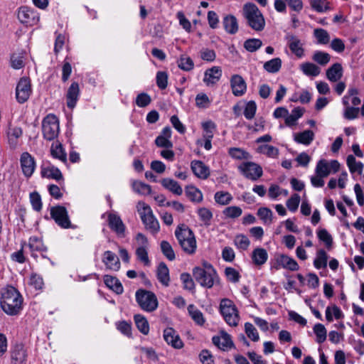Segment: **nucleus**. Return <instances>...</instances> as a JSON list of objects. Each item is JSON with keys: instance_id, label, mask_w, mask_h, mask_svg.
<instances>
[{"instance_id": "obj_1", "label": "nucleus", "mask_w": 364, "mask_h": 364, "mask_svg": "<svg viewBox=\"0 0 364 364\" xmlns=\"http://www.w3.org/2000/svg\"><path fill=\"white\" fill-rule=\"evenodd\" d=\"M0 305L2 310L9 316L20 314L23 308V299L20 292L12 286L2 289Z\"/></svg>"}, {"instance_id": "obj_2", "label": "nucleus", "mask_w": 364, "mask_h": 364, "mask_svg": "<svg viewBox=\"0 0 364 364\" xmlns=\"http://www.w3.org/2000/svg\"><path fill=\"white\" fill-rule=\"evenodd\" d=\"M195 279L203 287L211 288L218 282L219 277L213 265L207 262L203 263V267H196L193 269Z\"/></svg>"}, {"instance_id": "obj_3", "label": "nucleus", "mask_w": 364, "mask_h": 364, "mask_svg": "<svg viewBox=\"0 0 364 364\" xmlns=\"http://www.w3.org/2000/svg\"><path fill=\"white\" fill-rule=\"evenodd\" d=\"M243 16L247 25L255 31H261L264 28L265 20L258 7L252 3L245 4Z\"/></svg>"}, {"instance_id": "obj_4", "label": "nucleus", "mask_w": 364, "mask_h": 364, "mask_svg": "<svg viewBox=\"0 0 364 364\" xmlns=\"http://www.w3.org/2000/svg\"><path fill=\"white\" fill-rule=\"evenodd\" d=\"M175 235L183 250L192 255L196 250V240L193 231L185 225L178 226Z\"/></svg>"}, {"instance_id": "obj_5", "label": "nucleus", "mask_w": 364, "mask_h": 364, "mask_svg": "<svg viewBox=\"0 0 364 364\" xmlns=\"http://www.w3.org/2000/svg\"><path fill=\"white\" fill-rule=\"evenodd\" d=\"M220 311L229 326H237L240 316L237 309L232 300L223 299L220 303Z\"/></svg>"}, {"instance_id": "obj_6", "label": "nucleus", "mask_w": 364, "mask_h": 364, "mask_svg": "<svg viewBox=\"0 0 364 364\" xmlns=\"http://www.w3.org/2000/svg\"><path fill=\"white\" fill-rule=\"evenodd\" d=\"M42 132L43 137L48 141L54 140L58 136L60 126L55 115L50 114L43 119Z\"/></svg>"}, {"instance_id": "obj_7", "label": "nucleus", "mask_w": 364, "mask_h": 364, "mask_svg": "<svg viewBox=\"0 0 364 364\" xmlns=\"http://www.w3.org/2000/svg\"><path fill=\"white\" fill-rule=\"evenodd\" d=\"M136 300L139 306L146 311L151 312L156 309L158 300L151 291L139 289L136 292Z\"/></svg>"}, {"instance_id": "obj_8", "label": "nucleus", "mask_w": 364, "mask_h": 364, "mask_svg": "<svg viewBox=\"0 0 364 364\" xmlns=\"http://www.w3.org/2000/svg\"><path fill=\"white\" fill-rule=\"evenodd\" d=\"M51 218L62 228H69L71 223L68 217L66 208L61 205H57L50 208Z\"/></svg>"}, {"instance_id": "obj_9", "label": "nucleus", "mask_w": 364, "mask_h": 364, "mask_svg": "<svg viewBox=\"0 0 364 364\" xmlns=\"http://www.w3.org/2000/svg\"><path fill=\"white\" fill-rule=\"evenodd\" d=\"M239 170L247 178L257 181L263 173L262 167L253 162H245L239 166Z\"/></svg>"}, {"instance_id": "obj_10", "label": "nucleus", "mask_w": 364, "mask_h": 364, "mask_svg": "<svg viewBox=\"0 0 364 364\" xmlns=\"http://www.w3.org/2000/svg\"><path fill=\"white\" fill-rule=\"evenodd\" d=\"M31 94V82L28 78L22 77L16 88V97L19 103L26 102Z\"/></svg>"}, {"instance_id": "obj_11", "label": "nucleus", "mask_w": 364, "mask_h": 364, "mask_svg": "<svg viewBox=\"0 0 364 364\" xmlns=\"http://www.w3.org/2000/svg\"><path fill=\"white\" fill-rule=\"evenodd\" d=\"M274 267L276 269L283 268L290 271H296L299 268L297 262L287 255H277L274 257Z\"/></svg>"}, {"instance_id": "obj_12", "label": "nucleus", "mask_w": 364, "mask_h": 364, "mask_svg": "<svg viewBox=\"0 0 364 364\" xmlns=\"http://www.w3.org/2000/svg\"><path fill=\"white\" fill-rule=\"evenodd\" d=\"M18 18L21 23L28 26H34L39 21L38 14L33 9L26 6H22L19 9Z\"/></svg>"}, {"instance_id": "obj_13", "label": "nucleus", "mask_w": 364, "mask_h": 364, "mask_svg": "<svg viewBox=\"0 0 364 364\" xmlns=\"http://www.w3.org/2000/svg\"><path fill=\"white\" fill-rule=\"evenodd\" d=\"M20 165L26 178H30L36 167V160L28 152H23L20 157Z\"/></svg>"}, {"instance_id": "obj_14", "label": "nucleus", "mask_w": 364, "mask_h": 364, "mask_svg": "<svg viewBox=\"0 0 364 364\" xmlns=\"http://www.w3.org/2000/svg\"><path fill=\"white\" fill-rule=\"evenodd\" d=\"M107 222L109 228L119 237H124L125 236L126 227L118 215L112 213H108Z\"/></svg>"}, {"instance_id": "obj_15", "label": "nucleus", "mask_w": 364, "mask_h": 364, "mask_svg": "<svg viewBox=\"0 0 364 364\" xmlns=\"http://www.w3.org/2000/svg\"><path fill=\"white\" fill-rule=\"evenodd\" d=\"M102 262L107 269L113 272H117L121 267V264L118 256L113 252L107 250L102 255Z\"/></svg>"}, {"instance_id": "obj_16", "label": "nucleus", "mask_w": 364, "mask_h": 364, "mask_svg": "<svg viewBox=\"0 0 364 364\" xmlns=\"http://www.w3.org/2000/svg\"><path fill=\"white\" fill-rule=\"evenodd\" d=\"M41 174L43 178H51L60 181L63 178V174L59 168L50 163H44L41 167Z\"/></svg>"}, {"instance_id": "obj_17", "label": "nucleus", "mask_w": 364, "mask_h": 364, "mask_svg": "<svg viewBox=\"0 0 364 364\" xmlns=\"http://www.w3.org/2000/svg\"><path fill=\"white\" fill-rule=\"evenodd\" d=\"M164 338L166 342L174 348L180 349L183 346L178 333L173 328H166L164 331Z\"/></svg>"}, {"instance_id": "obj_18", "label": "nucleus", "mask_w": 364, "mask_h": 364, "mask_svg": "<svg viewBox=\"0 0 364 364\" xmlns=\"http://www.w3.org/2000/svg\"><path fill=\"white\" fill-rule=\"evenodd\" d=\"M230 85L232 94L235 96L243 95L247 90L245 80L239 75H234L230 79Z\"/></svg>"}, {"instance_id": "obj_19", "label": "nucleus", "mask_w": 364, "mask_h": 364, "mask_svg": "<svg viewBox=\"0 0 364 364\" xmlns=\"http://www.w3.org/2000/svg\"><path fill=\"white\" fill-rule=\"evenodd\" d=\"M212 341L215 346L223 350H226L233 346L230 336L225 331H221L219 335L213 336Z\"/></svg>"}, {"instance_id": "obj_20", "label": "nucleus", "mask_w": 364, "mask_h": 364, "mask_svg": "<svg viewBox=\"0 0 364 364\" xmlns=\"http://www.w3.org/2000/svg\"><path fill=\"white\" fill-rule=\"evenodd\" d=\"M222 76V70L218 66H213L205 70L203 82L208 85H213L217 83Z\"/></svg>"}, {"instance_id": "obj_21", "label": "nucleus", "mask_w": 364, "mask_h": 364, "mask_svg": "<svg viewBox=\"0 0 364 364\" xmlns=\"http://www.w3.org/2000/svg\"><path fill=\"white\" fill-rule=\"evenodd\" d=\"M171 134L172 132L169 127H164L160 134L155 139L156 145L159 147L166 149L172 148L173 144L170 140Z\"/></svg>"}, {"instance_id": "obj_22", "label": "nucleus", "mask_w": 364, "mask_h": 364, "mask_svg": "<svg viewBox=\"0 0 364 364\" xmlns=\"http://www.w3.org/2000/svg\"><path fill=\"white\" fill-rule=\"evenodd\" d=\"M28 247L31 251V256L37 257L36 252L43 253L47 251L41 238L37 236H31L28 240Z\"/></svg>"}, {"instance_id": "obj_23", "label": "nucleus", "mask_w": 364, "mask_h": 364, "mask_svg": "<svg viewBox=\"0 0 364 364\" xmlns=\"http://www.w3.org/2000/svg\"><path fill=\"white\" fill-rule=\"evenodd\" d=\"M80 95V88L77 82H73L69 87L66 98H67V106L73 109L75 107L76 103L78 100Z\"/></svg>"}, {"instance_id": "obj_24", "label": "nucleus", "mask_w": 364, "mask_h": 364, "mask_svg": "<svg viewBox=\"0 0 364 364\" xmlns=\"http://www.w3.org/2000/svg\"><path fill=\"white\" fill-rule=\"evenodd\" d=\"M289 48L290 50L299 58H301L304 55V50L302 47L301 41L295 36L291 35L287 36Z\"/></svg>"}, {"instance_id": "obj_25", "label": "nucleus", "mask_w": 364, "mask_h": 364, "mask_svg": "<svg viewBox=\"0 0 364 364\" xmlns=\"http://www.w3.org/2000/svg\"><path fill=\"white\" fill-rule=\"evenodd\" d=\"M193 173L200 178L205 179L210 175V171L207 166L200 161H193L191 164Z\"/></svg>"}, {"instance_id": "obj_26", "label": "nucleus", "mask_w": 364, "mask_h": 364, "mask_svg": "<svg viewBox=\"0 0 364 364\" xmlns=\"http://www.w3.org/2000/svg\"><path fill=\"white\" fill-rule=\"evenodd\" d=\"M315 137L314 133L311 130H304L301 132L294 134V140L298 143L305 146H309L314 141Z\"/></svg>"}, {"instance_id": "obj_27", "label": "nucleus", "mask_w": 364, "mask_h": 364, "mask_svg": "<svg viewBox=\"0 0 364 364\" xmlns=\"http://www.w3.org/2000/svg\"><path fill=\"white\" fill-rule=\"evenodd\" d=\"M104 282L105 285L117 294H122L124 291V288L119 280L111 275L104 276Z\"/></svg>"}, {"instance_id": "obj_28", "label": "nucleus", "mask_w": 364, "mask_h": 364, "mask_svg": "<svg viewBox=\"0 0 364 364\" xmlns=\"http://www.w3.org/2000/svg\"><path fill=\"white\" fill-rule=\"evenodd\" d=\"M50 154L53 158L58 159L64 164L67 163V154L62 144L59 141H55L52 144Z\"/></svg>"}, {"instance_id": "obj_29", "label": "nucleus", "mask_w": 364, "mask_h": 364, "mask_svg": "<svg viewBox=\"0 0 364 364\" xmlns=\"http://www.w3.org/2000/svg\"><path fill=\"white\" fill-rule=\"evenodd\" d=\"M342 76L343 68L341 63H334L326 70V77L331 82H337Z\"/></svg>"}, {"instance_id": "obj_30", "label": "nucleus", "mask_w": 364, "mask_h": 364, "mask_svg": "<svg viewBox=\"0 0 364 364\" xmlns=\"http://www.w3.org/2000/svg\"><path fill=\"white\" fill-rule=\"evenodd\" d=\"M268 259V254L265 249L257 247L252 253V259L255 265L264 264Z\"/></svg>"}, {"instance_id": "obj_31", "label": "nucleus", "mask_w": 364, "mask_h": 364, "mask_svg": "<svg viewBox=\"0 0 364 364\" xmlns=\"http://www.w3.org/2000/svg\"><path fill=\"white\" fill-rule=\"evenodd\" d=\"M157 279L165 287L169 285V269L164 262H161L157 268Z\"/></svg>"}, {"instance_id": "obj_32", "label": "nucleus", "mask_w": 364, "mask_h": 364, "mask_svg": "<svg viewBox=\"0 0 364 364\" xmlns=\"http://www.w3.org/2000/svg\"><path fill=\"white\" fill-rule=\"evenodd\" d=\"M346 163L351 173H357L359 175L363 173L364 164L361 161H357L354 156L348 155Z\"/></svg>"}, {"instance_id": "obj_33", "label": "nucleus", "mask_w": 364, "mask_h": 364, "mask_svg": "<svg viewBox=\"0 0 364 364\" xmlns=\"http://www.w3.org/2000/svg\"><path fill=\"white\" fill-rule=\"evenodd\" d=\"M223 26L225 30L230 34H235L238 31V23L235 16L228 15L223 18Z\"/></svg>"}, {"instance_id": "obj_34", "label": "nucleus", "mask_w": 364, "mask_h": 364, "mask_svg": "<svg viewBox=\"0 0 364 364\" xmlns=\"http://www.w3.org/2000/svg\"><path fill=\"white\" fill-rule=\"evenodd\" d=\"M304 112V109L301 107H296L292 109L291 114H287L285 118V124L288 127L294 126L297 120L301 118Z\"/></svg>"}, {"instance_id": "obj_35", "label": "nucleus", "mask_w": 364, "mask_h": 364, "mask_svg": "<svg viewBox=\"0 0 364 364\" xmlns=\"http://www.w3.org/2000/svg\"><path fill=\"white\" fill-rule=\"evenodd\" d=\"M161 185L168 190L169 191L172 192L173 193L181 196L183 193V189L181 186L179 185V183L171 178H164L161 181Z\"/></svg>"}, {"instance_id": "obj_36", "label": "nucleus", "mask_w": 364, "mask_h": 364, "mask_svg": "<svg viewBox=\"0 0 364 364\" xmlns=\"http://www.w3.org/2000/svg\"><path fill=\"white\" fill-rule=\"evenodd\" d=\"M13 364H23L26 361V351L22 346H16L11 351Z\"/></svg>"}, {"instance_id": "obj_37", "label": "nucleus", "mask_w": 364, "mask_h": 364, "mask_svg": "<svg viewBox=\"0 0 364 364\" xmlns=\"http://www.w3.org/2000/svg\"><path fill=\"white\" fill-rule=\"evenodd\" d=\"M188 311L190 316L196 324L199 326H203L205 323V319L203 316V313L199 309H198L193 304H190L188 306Z\"/></svg>"}, {"instance_id": "obj_38", "label": "nucleus", "mask_w": 364, "mask_h": 364, "mask_svg": "<svg viewBox=\"0 0 364 364\" xmlns=\"http://www.w3.org/2000/svg\"><path fill=\"white\" fill-rule=\"evenodd\" d=\"M196 213L203 225L206 227L210 225L213 219V213L209 208L201 207L198 208Z\"/></svg>"}, {"instance_id": "obj_39", "label": "nucleus", "mask_w": 364, "mask_h": 364, "mask_svg": "<svg viewBox=\"0 0 364 364\" xmlns=\"http://www.w3.org/2000/svg\"><path fill=\"white\" fill-rule=\"evenodd\" d=\"M141 221L145 225L146 229L150 231L151 233L156 234L159 231L160 225L159 221L155 218L154 214L143 219Z\"/></svg>"}, {"instance_id": "obj_40", "label": "nucleus", "mask_w": 364, "mask_h": 364, "mask_svg": "<svg viewBox=\"0 0 364 364\" xmlns=\"http://www.w3.org/2000/svg\"><path fill=\"white\" fill-rule=\"evenodd\" d=\"M328 259V256L325 250L322 249L318 250L314 261L315 268L318 269L326 268L327 266Z\"/></svg>"}, {"instance_id": "obj_41", "label": "nucleus", "mask_w": 364, "mask_h": 364, "mask_svg": "<svg viewBox=\"0 0 364 364\" xmlns=\"http://www.w3.org/2000/svg\"><path fill=\"white\" fill-rule=\"evenodd\" d=\"M134 319L138 330L144 335H147L149 332V325L146 318L142 315L136 314Z\"/></svg>"}, {"instance_id": "obj_42", "label": "nucleus", "mask_w": 364, "mask_h": 364, "mask_svg": "<svg viewBox=\"0 0 364 364\" xmlns=\"http://www.w3.org/2000/svg\"><path fill=\"white\" fill-rule=\"evenodd\" d=\"M300 69L307 76H317L320 74V68L312 63H304L300 65Z\"/></svg>"}, {"instance_id": "obj_43", "label": "nucleus", "mask_w": 364, "mask_h": 364, "mask_svg": "<svg viewBox=\"0 0 364 364\" xmlns=\"http://www.w3.org/2000/svg\"><path fill=\"white\" fill-rule=\"evenodd\" d=\"M311 9L318 13H324L330 10L328 0H309Z\"/></svg>"}, {"instance_id": "obj_44", "label": "nucleus", "mask_w": 364, "mask_h": 364, "mask_svg": "<svg viewBox=\"0 0 364 364\" xmlns=\"http://www.w3.org/2000/svg\"><path fill=\"white\" fill-rule=\"evenodd\" d=\"M186 195L194 203H200L203 200L202 192L195 186H187L186 188Z\"/></svg>"}, {"instance_id": "obj_45", "label": "nucleus", "mask_w": 364, "mask_h": 364, "mask_svg": "<svg viewBox=\"0 0 364 364\" xmlns=\"http://www.w3.org/2000/svg\"><path fill=\"white\" fill-rule=\"evenodd\" d=\"M264 69L269 73H276L282 68V60L279 58H275L264 63Z\"/></svg>"}, {"instance_id": "obj_46", "label": "nucleus", "mask_w": 364, "mask_h": 364, "mask_svg": "<svg viewBox=\"0 0 364 364\" xmlns=\"http://www.w3.org/2000/svg\"><path fill=\"white\" fill-rule=\"evenodd\" d=\"M257 151L259 154H264L268 157L277 158L279 155V149L269 144H262L257 147Z\"/></svg>"}, {"instance_id": "obj_47", "label": "nucleus", "mask_w": 364, "mask_h": 364, "mask_svg": "<svg viewBox=\"0 0 364 364\" xmlns=\"http://www.w3.org/2000/svg\"><path fill=\"white\" fill-rule=\"evenodd\" d=\"M178 66L184 71H190L194 68L193 60L187 55H181L177 60Z\"/></svg>"}, {"instance_id": "obj_48", "label": "nucleus", "mask_w": 364, "mask_h": 364, "mask_svg": "<svg viewBox=\"0 0 364 364\" xmlns=\"http://www.w3.org/2000/svg\"><path fill=\"white\" fill-rule=\"evenodd\" d=\"M257 215L265 225H270L273 220V213L268 208H259L257 210Z\"/></svg>"}, {"instance_id": "obj_49", "label": "nucleus", "mask_w": 364, "mask_h": 364, "mask_svg": "<svg viewBox=\"0 0 364 364\" xmlns=\"http://www.w3.org/2000/svg\"><path fill=\"white\" fill-rule=\"evenodd\" d=\"M316 174L321 177H327L330 173L328 162L325 159H321L318 161L316 169Z\"/></svg>"}, {"instance_id": "obj_50", "label": "nucleus", "mask_w": 364, "mask_h": 364, "mask_svg": "<svg viewBox=\"0 0 364 364\" xmlns=\"http://www.w3.org/2000/svg\"><path fill=\"white\" fill-rule=\"evenodd\" d=\"M316 233L319 240L325 244L327 249H331L333 245V238L330 233L323 228L318 229Z\"/></svg>"}, {"instance_id": "obj_51", "label": "nucleus", "mask_w": 364, "mask_h": 364, "mask_svg": "<svg viewBox=\"0 0 364 364\" xmlns=\"http://www.w3.org/2000/svg\"><path fill=\"white\" fill-rule=\"evenodd\" d=\"M312 59L320 65L325 66L330 62L331 55L328 53L317 50L314 52Z\"/></svg>"}, {"instance_id": "obj_52", "label": "nucleus", "mask_w": 364, "mask_h": 364, "mask_svg": "<svg viewBox=\"0 0 364 364\" xmlns=\"http://www.w3.org/2000/svg\"><path fill=\"white\" fill-rule=\"evenodd\" d=\"M132 188L134 192L140 195H149L151 192V188L149 185L139 181L132 183Z\"/></svg>"}, {"instance_id": "obj_53", "label": "nucleus", "mask_w": 364, "mask_h": 364, "mask_svg": "<svg viewBox=\"0 0 364 364\" xmlns=\"http://www.w3.org/2000/svg\"><path fill=\"white\" fill-rule=\"evenodd\" d=\"M314 35L316 38L317 43L318 44H327L330 41V36L327 31L323 28H316L314 31Z\"/></svg>"}, {"instance_id": "obj_54", "label": "nucleus", "mask_w": 364, "mask_h": 364, "mask_svg": "<svg viewBox=\"0 0 364 364\" xmlns=\"http://www.w3.org/2000/svg\"><path fill=\"white\" fill-rule=\"evenodd\" d=\"M136 209L141 220L154 214L151 207L143 201H139L137 203Z\"/></svg>"}, {"instance_id": "obj_55", "label": "nucleus", "mask_w": 364, "mask_h": 364, "mask_svg": "<svg viewBox=\"0 0 364 364\" xmlns=\"http://www.w3.org/2000/svg\"><path fill=\"white\" fill-rule=\"evenodd\" d=\"M333 316H334L336 319H340L343 317L341 310L336 306H333V307L328 306L326 309V320L329 322L332 321Z\"/></svg>"}, {"instance_id": "obj_56", "label": "nucleus", "mask_w": 364, "mask_h": 364, "mask_svg": "<svg viewBox=\"0 0 364 364\" xmlns=\"http://www.w3.org/2000/svg\"><path fill=\"white\" fill-rule=\"evenodd\" d=\"M214 198L217 203L225 205L231 202L232 196L228 192L218 191L215 193Z\"/></svg>"}, {"instance_id": "obj_57", "label": "nucleus", "mask_w": 364, "mask_h": 364, "mask_svg": "<svg viewBox=\"0 0 364 364\" xmlns=\"http://www.w3.org/2000/svg\"><path fill=\"white\" fill-rule=\"evenodd\" d=\"M22 129L20 127H11L9 129L8 132V137H9V141L10 144L13 146H16L17 144V139H18L22 135Z\"/></svg>"}, {"instance_id": "obj_58", "label": "nucleus", "mask_w": 364, "mask_h": 364, "mask_svg": "<svg viewBox=\"0 0 364 364\" xmlns=\"http://www.w3.org/2000/svg\"><path fill=\"white\" fill-rule=\"evenodd\" d=\"M245 331L247 336L254 342L259 340V336L257 330L252 323L246 322L245 323Z\"/></svg>"}, {"instance_id": "obj_59", "label": "nucleus", "mask_w": 364, "mask_h": 364, "mask_svg": "<svg viewBox=\"0 0 364 364\" xmlns=\"http://www.w3.org/2000/svg\"><path fill=\"white\" fill-rule=\"evenodd\" d=\"M262 42L258 38H250L245 41L244 48L249 52L253 53L261 48Z\"/></svg>"}, {"instance_id": "obj_60", "label": "nucleus", "mask_w": 364, "mask_h": 364, "mask_svg": "<svg viewBox=\"0 0 364 364\" xmlns=\"http://www.w3.org/2000/svg\"><path fill=\"white\" fill-rule=\"evenodd\" d=\"M234 244L238 249L246 250L250 245V241L247 236L238 235L234 239Z\"/></svg>"}, {"instance_id": "obj_61", "label": "nucleus", "mask_w": 364, "mask_h": 364, "mask_svg": "<svg viewBox=\"0 0 364 364\" xmlns=\"http://www.w3.org/2000/svg\"><path fill=\"white\" fill-rule=\"evenodd\" d=\"M314 332L316 336V342L321 343L326 339V330L325 326L321 323H316L314 326Z\"/></svg>"}, {"instance_id": "obj_62", "label": "nucleus", "mask_w": 364, "mask_h": 364, "mask_svg": "<svg viewBox=\"0 0 364 364\" xmlns=\"http://www.w3.org/2000/svg\"><path fill=\"white\" fill-rule=\"evenodd\" d=\"M203 129V138L213 139L214 131L216 129L215 124L212 121L205 122L202 124Z\"/></svg>"}, {"instance_id": "obj_63", "label": "nucleus", "mask_w": 364, "mask_h": 364, "mask_svg": "<svg viewBox=\"0 0 364 364\" xmlns=\"http://www.w3.org/2000/svg\"><path fill=\"white\" fill-rule=\"evenodd\" d=\"M161 252L164 256L170 261H173L176 258L174 251L171 245L167 241H162L161 242Z\"/></svg>"}, {"instance_id": "obj_64", "label": "nucleus", "mask_w": 364, "mask_h": 364, "mask_svg": "<svg viewBox=\"0 0 364 364\" xmlns=\"http://www.w3.org/2000/svg\"><path fill=\"white\" fill-rule=\"evenodd\" d=\"M210 100L205 93H199L196 97V105L199 108H208L210 106Z\"/></svg>"}]
</instances>
